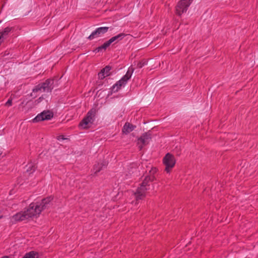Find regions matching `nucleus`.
<instances>
[{
	"label": "nucleus",
	"instance_id": "18",
	"mask_svg": "<svg viewBox=\"0 0 258 258\" xmlns=\"http://www.w3.org/2000/svg\"><path fill=\"white\" fill-rule=\"evenodd\" d=\"M11 29L9 27L6 28L4 31H2L4 35H7L9 32H10Z\"/></svg>",
	"mask_w": 258,
	"mask_h": 258
},
{
	"label": "nucleus",
	"instance_id": "14",
	"mask_svg": "<svg viewBox=\"0 0 258 258\" xmlns=\"http://www.w3.org/2000/svg\"><path fill=\"white\" fill-rule=\"evenodd\" d=\"M110 70V67L109 66L106 67L103 70H101V72L99 73V77L102 79L105 77L109 75V71Z\"/></svg>",
	"mask_w": 258,
	"mask_h": 258
},
{
	"label": "nucleus",
	"instance_id": "8",
	"mask_svg": "<svg viewBox=\"0 0 258 258\" xmlns=\"http://www.w3.org/2000/svg\"><path fill=\"white\" fill-rule=\"evenodd\" d=\"M192 0H180L176 7V13L178 15H181L186 12Z\"/></svg>",
	"mask_w": 258,
	"mask_h": 258
},
{
	"label": "nucleus",
	"instance_id": "13",
	"mask_svg": "<svg viewBox=\"0 0 258 258\" xmlns=\"http://www.w3.org/2000/svg\"><path fill=\"white\" fill-rule=\"evenodd\" d=\"M135 128V126L130 124L128 122H126L123 126L122 132L123 134H128L132 132Z\"/></svg>",
	"mask_w": 258,
	"mask_h": 258
},
{
	"label": "nucleus",
	"instance_id": "2",
	"mask_svg": "<svg viewBox=\"0 0 258 258\" xmlns=\"http://www.w3.org/2000/svg\"><path fill=\"white\" fill-rule=\"evenodd\" d=\"M153 178L154 177L151 175L146 176L137 189L136 192L133 194V198L136 201L135 204H136L139 200L143 199L146 196L147 191L150 189L149 182L153 180Z\"/></svg>",
	"mask_w": 258,
	"mask_h": 258
},
{
	"label": "nucleus",
	"instance_id": "19",
	"mask_svg": "<svg viewBox=\"0 0 258 258\" xmlns=\"http://www.w3.org/2000/svg\"><path fill=\"white\" fill-rule=\"evenodd\" d=\"M12 99H9L7 101V102L6 103V106H10L11 105H12Z\"/></svg>",
	"mask_w": 258,
	"mask_h": 258
},
{
	"label": "nucleus",
	"instance_id": "16",
	"mask_svg": "<svg viewBox=\"0 0 258 258\" xmlns=\"http://www.w3.org/2000/svg\"><path fill=\"white\" fill-rule=\"evenodd\" d=\"M38 254L34 251L26 253L23 258H37Z\"/></svg>",
	"mask_w": 258,
	"mask_h": 258
},
{
	"label": "nucleus",
	"instance_id": "17",
	"mask_svg": "<svg viewBox=\"0 0 258 258\" xmlns=\"http://www.w3.org/2000/svg\"><path fill=\"white\" fill-rule=\"evenodd\" d=\"M147 64V63L146 60H142L138 63L137 66L139 68H142V67H143Z\"/></svg>",
	"mask_w": 258,
	"mask_h": 258
},
{
	"label": "nucleus",
	"instance_id": "1",
	"mask_svg": "<svg viewBox=\"0 0 258 258\" xmlns=\"http://www.w3.org/2000/svg\"><path fill=\"white\" fill-rule=\"evenodd\" d=\"M51 201V199L49 197L42 200L40 203L31 204L25 210L28 219L37 217L43 210L50 206Z\"/></svg>",
	"mask_w": 258,
	"mask_h": 258
},
{
	"label": "nucleus",
	"instance_id": "10",
	"mask_svg": "<svg viewBox=\"0 0 258 258\" xmlns=\"http://www.w3.org/2000/svg\"><path fill=\"white\" fill-rule=\"evenodd\" d=\"M53 113L49 111H44L38 114L34 118L32 119L33 122H37L45 120H49L53 117Z\"/></svg>",
	"mask_w": 258,
	"mask_h": 258
},
{
	"label": "nucleus",
	"instance_id": "7",
	"mask_svg": "<svg viewBox=\"0 0 258 258\" xmlns=\"http://www.w3.org/2000/svg\"><path fill=\"white\" fill-rule=\"evenodd\" d=\"M163 162L165 166L166 172L169 173L171 169L174 166L176 161L172 155L168 153L164 157Z\"/></svg>",
	"mask_w": 258,
	"mask_h": 258
},
{
	"label": "nucleus",
	"instance_id": "24",
	"mask_svg": "<svg viewBox=\"0 0 258 258\" xmlns=\"http://www.w3.org/2000/svg\"><path fill=\"white\" fill-rule=\"evenodd\" d=\"M2 152H0V156L2 155Z\"/></svg>",
	"mask_w": 258,
	"mask_h": 258
},
{
	"label": "nucleus",
	"instance_id": "11",
	"mask_svg": "<svg viewBox=\"0 0 258 258\" xmlns=\"http://www.w3.org/2000/svg\"><path fill=\"white\" fill-rule=\"evenodd\" d=\"M25 210L21 211L13 215L11 218V221L12 222H17L27 220L28 219Z\"/></svg>",
	"mask_w": 258,
	"mask_h": 258
},
{
	"label": "nucleus",
	"instance_id": "6",
	"mask_svg": "<svg viewBox=\"0 0 258 258\" xmlns=\"http://www.w3.org/2000/svg\"><path fill=\"white\" fill-rule=\"evenodd\" d=\"M52 80H47L42 84H39L33 90V93L40 92H49L52 89Z\"/></svg>",
	"mask_w": 258,
	"mask_h": 258
},
{
	"label": "nucleus",
	"instance_id": "12",
	"mask_svg": "<svg viewBox=\"0 0 258 258\" xmlns=\"http://www.w3.org/2000/svg\"><path fill=\"white\" fill-rule=\"evenodd\" d=\"M151 136L149 134L146 133L143 135V136L138 139V144L140 149H141L143 145L148 144L149 142Z\"/></svg>",
	"mask_w": 258,
	"mask_h": 258
},
{
	"label": "nucleus",
	"instance_id": "4",
	"mask_svg": "<svg viewBox=\"0 0 258 258\" xmlns=\"http://www.w3.org/2000/svg\"><path fill=\"white\" fill-rule=\"evenodd\" d=\"M95 110L92 109L89 111L87 116L80 123V126L82 128H87L91 126L94 121Z\"/></svg>",
	"mask_w": 258,
	"mask_h": 258
},
{
	"label": "nucleus",
	"instance_id": "21",
	"mask_svg": "<svg viewBox=\"0 0 258 258\" xmlns=\"http://www.w3.org/2000/svg\"><path fill=\"white\" fill-rule=\"evenodd\" d=\"M157 171V169L156 168H153L151 170H150L151 174H153Z\"/></svg>",
	"mask_w": 258,
	"mask_h": 258
},
{
	"label": "nucleus",
	"instance_id": "23",
	"mask_svg": "<svg viewBox=\"0 0 258 258\" xmlns=\"http://www.w3.org/2000/svg\"><path fill=\"white\" fill-rule=\"evenodd\" d=\"M42 99V98L41 97H40V98H39V101H38V102H39V101H40L41 100V99Z\"/></svg>",
	"mask_w": 258,
	"mask_h": 258
},
{
	"label": "nucleus",
	"instance_id": "20",
	"mask_svg": "<svg viewBox=\"0 0 258 258\" xmlns=\"http://www.w3.org/2000/svg\"><path fill=\"white\" fill-rule=\"evenodd\" d=\"M98 166H99L98 168L97 166H95L94 167V170H95V173L100 171V170H101V168L100 167V165H98Z\"/></svg>",
	"mask_w": 258,
	"mask_h": 258
},
{
	"label": "nucleus",
	"instance_id": "15",
	"mask_svg": "<svg viewBox=\"0 0 258 258\" xmlns=\"http://www.w3.org/2000/svg\"><path fill=\"white\" fill-rule=\"evenodd\" d=\"M35 170V167L33 164L30 163L27 165L26 171L29 174L33 173Z\"/></svg>",
	"mask_w": 258,
	"mask_h": 258
},
{
	"label": "nucleus",
	"instance_id": "22",
	"mask_svg": "<svg viewBox=\"0 0 258 258\" xmlns=\"http://www.w3.org/2000/svg\"><path fill=\"white\" fill-rule=\"evenodd\" d=\"M2 258H10V257L9 256H6L3 257Z\"/></svg>",
	"mask_w": 258,
	"mask_h": 258
},
{
	"label": "nucleus",
	"instance_id": "5",
	"mask_svg": "<svg viewBox=\"0 0 258 258\" xmlns=\"http://www.w3.org/2000/svg\"><path fill=\"white\" fill-rule=\"evenodd\" d=\"M124 36L125 34L124 33H120L115 36L111 37L103 45L97 48L96 49V51L99 52L102 49L105 50L108 47L110 46L111 43L113 42L116 43L121 40L124 37Z\"/></svg>",
	"mask_w": 258,
	"mask_h": 258
},
{
	"label": "nucleus",
	"instance_id": "25",
	"mask_svg": "<svg viewBox=\"0 0 258 258\" xmlns=\"http://www.w3.org/2000/svg\"><path fill=\"white\" fill-rule=\"evenodd\" d=\"M2 217V216H0V218Z\"/></svg>",
	"mask_w": 258,
	"mask_h": 258
},
{
	"label": "nucleus",
	"instance_id": "9",
	"mask_svg": "<svg viewBox=\"0 0 258 258\" xmlns=\"http://www.w3.org/2000/svg\"><path fill=\"white\" fill-rule=\"evenodd\" d=\"M109 29L108 27H100L96 29L92 33L88 36V39L92 40L95 38L103 36L106 33Z\"/></svg>",
	"mask_w": 258,
	"mask_h": 258
},
{
	"label": "nucleus",
	"instance_id": "3",
	"mask_svg": "<svg viewBox=\"0 0 258 258\" xmlns=\"http://www.w3.org/2000/svg\"><path fill=\"white\" fill-rule=\"evenodd\" d=\"M134 69L132 67H130L125 75L112 87V92H117L122 87H124L126 84L127 81L131 78Z\"/></svg>",
	"mask_w": 258,
	"mask_h": 258
}]
</instances>
